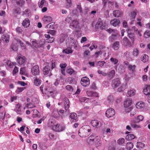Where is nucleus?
<instances>
[{
  "mask_svg": "<svg viewBox=\"0 0 150 150\" xmlns=\"http://www.w3.org/2000/svg\"><path fill=\"white\" fill-rule=\"evenodd\" d=\"M89 126L86 125L83 126L79 130L78 134L79 136L82 137H85L89 134L91 129Z\"/></svg>",
  "mask_w": 150,
  "mask_h": 150,
  "instance_id": "nucleus-1",
  "label": "nucleus"
},
{
  "mask_svg": "<svg viewBox=\"0 0 150 150\" xmlns=\"http://www.w3.org/2000/svg\"><path fill=\"white\" fill-rule=\"evenodd\" d=\"M135 106L138 110L141 112H145L148 110L147 106L145 103L142 101L138 102Z\"/></svg>",
  "mask_w": 150,
  "mask_h": 150,
  "instance_id": "nucleus-2",
  "label": "nucleus"
},
{
  "mask_svg": "<svg viewBox=\"0 0 150 150\" xmlns=\"http://www.w3.org/2000/svg\"><path fill=\"white\" fill-rule=\"evenodd\" d=\"M64 126L59 124H57L54 126L52 127V129L56 132H60L63 131L65 129Z\"/></svg>",
  "mask_w": 150,
  "mask_h": 150,
  "instance_id": "nucleus-3",
  "label": "nucleus"
},
{
  "mask_svg": "<svg viewBox=\"0 0 150 150\" xmlns=\"http://www.w3.org/2000/svg\"><path fill=\"white\" fill-rule=\"evenodd\" d=\"M17 62L20 65H22L24 63L25 61V57L22 55H18L16 57Z\"/></svg>",
  "mask_w": 150,
  "mask_h": 150,
  "instance_id": "nucleus-4",
  "label": "nucleus"
},
{
  "mask_svg": "<svg viewBox=\"0 0 150 150\" xmlns=\"http://www.w3.org/2000/svg\"><path fill=\"white\" fill-rule=\"evenodd\" d=\"M81 83L83 86L86 87L90 84L89 79L86 77H83L81 79Z\"/></svg>",
  "mask_w": 150,
  "mask_h": 150,
  "instance_id": "nucleus-5",
  "label": "nucleus"
},
{
  "mask_svg": "<svg viewBox=\"0 0 150 150\" xmlns=\"http://www.w3.org/2000/svg\"><path fill=\"white\" fill-rule=\"evenodd\" d=\"M40 73L39 67L38 66L35 65L31 69V73L33 76L38 75Z\"/></svg>",
  "mask_w": 150,
  "mask_h": 150,
  "instance_id": "nucleus-6",
  "label": "nucleus"
},
{
  "mask_svg": "<svg viewBox=\"0 0 150 150\" xmlns=\"http://www.w3.org/2000/svg\"><path fill=\"white\" fill-rule=\"evenodd\" d=\"M43 74L45 75L48 74V76H50L52 75L51 70L49 66H45L43 69Z\"/></svg>",
  "mask_w": 150,
  "mask_h": 150,
  "instance_id": "nucleus-7",
  "label": "nucleus"
},
{
  "mask_svg": "<svg viewBox=\"0 0 150 150\" xmlns=\"http://www.w3.org/2000/svg\"><path fill=\"white\" fill-rule=\"evenodd\" d=\"M120 84V82L119 78H116L113 79L111 82V86L114 88L117 87Z\"/></svg>",
  "mask_w": 150,
  "mask_h": 150,
  "instance_id": "nucleus-8",
  "label": "nucleus"
},
{
  "mask_svg": "<svg viewBox=\"0 0 150 150\" xmlns=\"http://www.w3.org/2000/svg\"><path fill=\"white\" fill-rule=\"evenodd\" d=\"M105 114L108 117H110L115 115V112L113 109L110 108L106 110Z\"/></svg>",
  "mask_w": 150,
  "mask_h": 150,
  "instance_id": "nucleus-9",
  "label": "nucleus"
},
{
  "mask_svg": "<svg viewBox=\"0 0 150 150\" xmlns=\"http://www.w3.org/2000/svg\"><path fill=\"white\" fill-rule=\"evenodd\" d=\"M27 101L28 103L27 104H25V106L27 108H32L35 107V105L34 104L33 99H31L29 98H27Z\"/></svg>",
  "mask_w": 150,
  "mask_h": 150,
  "instance_id": "nucleus-10",
  "label": "nucleus"
},
{
  "mask_svg": "<svg viewBox=\"0 0 150 150\" xmlns=\"http://www.w3.org/2000/svg\"><path fill=\"white\" fill-rule=\"evenodd\" d=\"M70 26L73 29L79 28V21L76 20H73L70 23Z\"/></svg>",
  "mask_w": 150,
  "mask_h": 150,
  "instance_id": "nucleus-11",
  "label": "nucleus"
},
{
  "mask_svg": "<svg viewBox=\"0 0 150 150\" xmlns=\"http://www.w3.org/2000/svg\"><path fill=\"white\" fill-rule=\"evenodd\" d=\"M91 123L93 127L97 128H100L101 125V122L100 121L96 120H92Z\"/></svg>",
  "mask_w": 150,
  "mask_h": 150,
  "instance_id": "nucleus-12",
  "label": "nucleus"
},
{
  "mask_svg": "<svg viewBox=\"0 0 150 150\" xmlns=\"http://www.w3.org/2000/svg\"><path fill=\"white\" fill-rule=\"evenodd\" d=\"M132 103V100L131 98H128L124 102V105L125 108H127L131 106Z\"/></svg>",
  "mask_w": 150,
  "mask_h": 150,
  "instance_id": "nucleus-13",
  "label": "nucleus"
},
{
  "mask_svg": "<svg viewBox=\"0 0 150 150\" xmlns=\"http://www.w3.org/2000/svg\"><path fill=\"white\" fill-rule=\"evenodd\" d=\"M95 27L97 28H101V29H103L104 26L103 25L102 21L101 18H99L98 22L95 25Z\"/></svg>",
  "mask_w": 150,
  "mask_h": 150,
  "instance_id": "nucleus-14",
  "label": "nucleus"
},
{
  "mask_svg": "<svg viewBox=\"0 0 150 150\" xmlns=\"http://www.w3.org/2000/svg\"><path fill=\"white\" fill-rule=\"evenodd\" d=\"M122 41L124 46L130 47L132 46L131 42L129 41L126 37L124 38L123 39Z\"/></svg>",
  "mask_w": 150,
  "mask_h": 150,
  "instance_id": "nucleus-15",
  "label": "nucleus"
},
{
  "mask_svg": "<svg viewBox=\"0 0 150 150\" xmlns=\"http://www.w3.org/2000/svg\"><path fill=\"white\" fill-rule=\"evenodd\" d=\"M144 119V117L142 115H139L135 117L134 120H133V122L134 123H139L140 122L142 121Z\"/></svg>",
  "mask_w": 150,
  "mask_h": 150,
  "instance_id": "nucleus-16",
  "label": "nucleus"
},
{
  "mask_svg": "<svg viewBox=\"0 0 150 150\" xmlns=\"http://www.w3.org/2000/svg\"><path fill=\"white\" fill-rule=\"evenodd\" d=\"M21 105L19 103H18L16 105L14 110L18 114L21 115L22 113V112L21 109Z\"/></svg>",
  "mask_w": 150,
  "mask_h": 150,
  "instance_id": "nucleus-17",
  "label": "nucleus"
},
{
  "mask_svg": "<svg viewBox=\"0 0 150 150\" xmlns=\"http://www.w3.org/2000/svg\"><path fill=\"white\" fill-rule=\"evenodd\" d=\"M127 32L128 33V37L131 40L132 42L133 43L134 42V34L131 32L129 28L127 29Z\"/></svg>",
  "mask_w": 150,
  "mask_h": 150,
  "instance_id": "nucleus-18",
  "label": "nucleus"
},
{
  "mask_svg": "<svg viewBox=\"0 0 150 150\" xmlns=\"http://www.w3.org/2000/svg\"><path fill=\"white\" fill-rule=\"evenodd\" d=\"M120 21L118 19H114L110 21L111 24L113 26L116 27L120 24Z\"/></svg>",
  "mask_w": 150,
  "mask_h": 150,
  "instance_id": "nucleus-19",
  "label": "nucleus"
},
{
  "mask_svg": "<svg viewBox=\"0 0 150 150\" xmlns=\"http://www.w3.org/2000/svg\"><path fill=\"white\" fill-rule=\"evenodd\" d=\"M70 117L71 121L74 122L76 121L77 118L76 114L74 112L71 113L70 115Z\"/></svg>",
  "mask_w": 150,
  "mask_h": 150,
  "instance_id": "nucleus-20",
  "label": "nucleus"
},
{
  "mask_svg": "<svg viewBox=\"0 0 150 150\" xmlns=\"http://www.w3.org/2000/svg\"><path fill=\"white\" fill-rule=\"evenodd\" d=\"M64 108L66 111H69V100L67 98H66L64 99Z\"/></svg>",
  "mask_w": 150,
  "mask_h": 150,
  "instance_id": "nucleus-21",
  "label": "nucleus"
},
{
  "mask_svg": "<svg viewBox=\"0 0 150 150\" xmlns=\"http://www.w3.org/2000/svg\"><path fill=\"white\" fill-rule=\"evenodd\" d=\"M73 12L76 14L79 13H80L81 14L83 12L81 6L80 5H78L77 6V9L76 10H74Z\"/></svg>",
  "mask_w": 150,
  "mask_h": 150,
  "instance_id": "nucleus-22",
  "label": "nucleus"
},
{
  "mask_svg": "<svg viewBox=\"0 0 150 150\" xmlns=\"http://www.w3.org/2000/svg\"><path fill=\"white\" fill-rule=\"evenodd\" d=\"M113 15L116 17H119L122 16V12L119 10H114L113 13Z\"/></svg>",
  "mask_w": 150,
  "mask_h": 150,
  "instance_id": "nucleus-23",
  "label": "nucleus"
},
{
  "mask_svg": "<svg viewBox=\"0 0 150 150\" xmlns=\"http://www.w3.org/2000/svg\"><path fill=\"white\" fill-rule=\"evenodd\" d=\"M30 25V21L28 18H25L22 23L23 26L25 28H27Z\"/></svg>",
  "mask_w": 150,
  "mask_h": 150,
  "instance_id": "nucleus-24",
  "label": "nucleus"
},
{
  "mask_svg": "<svg viewBox=\"0 0 150 150\" xmlns=\"http://www.w3.org/2000/svg\"><path fill=\"white\" fill-rule=\"evenodd\" d=\"M42 20L45 23H48L52 21V18L49 16H45L42 18Z\"/></svg>",
  "mask_w": 150,
  "mask_h": 150,
  "instance_id": "nucleus-25",
  "label": "nucleus"
},
{
  "mask_svg": "<svg viewBox=\"0 0 150 150\" xmlns=\"http://www.w3.org/2000/svg\"><path fill=\"white\" fill-rule=\"evenodd\" d=\"M15 42H17V44L20 45L22 49H25V46L23 42L19 39H15Z\"/></svg>",
  "mask_w": 150,
  "mask_h": 150,
  "instance_id": "nucleus-26",
  "label": "nucleus"
},
{
  "mask_svg": "<svg viewBox=\"0 0 150 150\" xmlns=\"http://www.w3.org/2000/svg\"><path fill=\"white\" fill-rule=\"evenodd\" d=\"M9 37L8 34H4L2 36L1 38L4 42L7 43L9 42Z\"/></svg>",
  "mask_w": 150,
  "mask_h": 150,
  "instance_id": "nucleus-27",
  "label": "nucleus"
},
{
  "mask_svg": "<svg viewBox=\"0 0 150 150\" xmlns=\"http://www.w3.org/2000/svg\"><path fill=\"white\" fill-rule=\"evenodd\" d=\"M144 93L146 95L150 94V85H146L144 90Z\"/></svg>",
  "mask_w": 150,
  "mask_h": 150,
  "instance_id": "nucleus-28",
  "label": "nucleus"
},
{
  "mask_svg": "<svg viewBox=\"0 0 150 150\" xmlns=\"http://www.w3.org/2000/svg\"><path fill=\"white\" fill-rule=\"evenodd\" d=\"M136 94V91L134 89L130 90L127 91V96L128 97H131L134 96Z\"/></svg>",
  "mask_w": 150,
  "mask_h": 150,
  "instance_id": "nucleus-29",
  "label": "nucleus"
},
{
  "mask_svg": "<svg viewBox=\"0 0 150 150\" xmlns=\"http://www.w3.org/2000/svg\"><path fill=\"white\" fill-rule=\"evenodd\" d=\"M149 56L146 54L142 55L141 57L142 61L144 63L148 61Z\"/></svg>",
  "mask_w": 150,
  "mask_h": 150,
  "instance_id": "nucleus-30",
  "label": "nucleus"
},
{
  "mask_svg": "<svg viewBox=\"0 0 150 150\" xmlns=\"http://www.w3.org/2000/svg\"><path fill=\"white\" fill-rule=\"evenodd\" d=\"M133 121L130 122V124L132 127L135 129L141 128V126L139 124H136V123H133Z\"/></svg>",
  "mask_w": 150,
  "mask_h": 150,
  "instance_id": "nucleus-31",
  "label": "nucleus"
},
{
  "mask_svg": "<svg viewBox=\"0 0 150 150\" xmlns=\"http://www.w3.org/2000/svg\"><path fill=\"white\" fill-rule=\"evenodd\" d=\"M114 98L112 96H109L107 98V102L108 104L111 105L113 103L114 101Z\"/></svg>",
  "mask_w": 150,
  "mask_h": 150,
  "instance_id": "nucleus-32",
  "label": "nucleus"
},
{
  "mask_svg": "<svg viewBox=\"0 0 150 150\" xmlns=\"http://www.w3.org/2000/svg\"><path fill=\"white\" fill-rule=\"evenodd\" d=\"M67 65L65 63H61L60 64V67L61 69V73L64 75L65 74V68L67 66Z\"/></svg>",
  "mask_w": 150,
  "mask_h": 150,
  "instance_id": "nucleus-33",
  "label": "nucleus"
},
{
  "mask_svg": "<svg viewBox=\"0 0 150 150\" xmlns=\"http://www.w3.org/2000/svg\"><path fill=\"white\" fill-rule=\"evenodd\" d=\"M67 35L66 33L62 34L60 35L59 41L61 42H63L67 37Z\"/></svg>",
  "mask_w": 150,
  "mask_h": 150,
  "instance_id": "nucleus-34",
  "label": "nucleus"
},
{
  "mask_svg": "<svg viewBox=\"0 0 150 150\" xmlns=\"http://www.w3.org/2000/svg\"><path fill=\"white\" fill-rule=\"evenodd\" d=\"M23 15L25 17H28L30 16L31 13L30 11L28 9H26L23 12Z\"/></svg>",
  "mask_w": 150,
  "mask_h": 150,
  "instance_id": "nucleus-35",
  "label": "nucleus"
},
{
  "mask_svg": "<svg viewBox=\"0 0 150 150\" xmlns=\"http://www.w3.org/2000/svg\"><path fill=\"white\" fill-rule=\"evenodd\" d=\"M135 138V136L133 134H128L126 137L125 139L127 140H131Z\"/></svg>",
  "mask_w": 150,
  "mask_h": 150,
  "instance_id": "nucleus-36",
  "label": "nucleus"
},
{
  "mask_svg": "<svg viewBox=\"0 0 150 150\" xmlns=\"http://www.w3.org/2000/svg\"><path fill=\"white\" fill-rule=\"evenodd\" d=\"M120 47V45L119 42H114L112 45V48L115 50H117Z\"/></svg>",
  "mask_w": 150,
  "mask_h": 150,
  "instance_id": "nucleus-37",
  "label": "nucleus"
},
{
  "mask_svg": "<svg viewBox=\"0 0 150 150\" xmlns=\"http://www.w3.org/2000/svg\"><path fill=\"white\" fill-rule=\"evenodd\" d=\"M95 144L96 147H98L100 144V142L99 137L96 136V137L95 138Z\"/></svg>",
  "mask_w": 150,
  "mask_h": 150,
  "instance_id": "nucleus-38",
  "label": "nucleus"
},
{
  "mask_svg": "<svg viewBox=\"0 0 150 150\" xmlns=\"http://www.w3.org/2000/svg\"><path fill=\"white\" fill-rule=\"evenodd\" d=\"M115 74V71L114 70H112L110 71L108 74V76L110 79H112Z\"/></svg>",
  "mask_w": 150,
  "mask_h": 150,
  "instance_id": "nucleus-39",
  "label": "nucleus"
},
{
  "mask_svg": "<svg viewBox=\"0 0 150 150\" xmlns=\"http://www.w3.org/2000/svg\"><path fill=\"white\" fill-rule=\"evenodd\" d=\"M34 83L35 85L36 86H40L41 83L40 80L36 78L34 80Z\"/></svg>",
  "mask_w": 150,
  "mask_h": 150,
  "instance_id": "nucleus-40",
  "label": "nucleus"
},
{
  "mask_svg": "<svg viewBox=\"0 0 150 150\" xmlns=\"http://www.w3.org/2000/svg\"><path fill=\"white\" fill-rule=\"evenodd\" d=\"M110 61L114 65H117L118 64V60L117 59L111 57L110 59Z\"/></svg>",
  "mask_w": 150,
  "mask_h": 150,
  "instance_id": "nucleus-41",
  "label": "nucleus"
},
{
  "mask_svg": "<svg viewBox=\"0 0 150 150\" xmlns=\"http://www.w3.org/2000/svg\"><path fill=\"white\" fill-rule=\"evenodd\" d=\"M6 64L10 68H12L13 66L16 64L15 62H11L9 60L6 61Z\"/></svg>",
  "mask_w": 150,
  "mask_h": 150,
  "instance_id": "nucleus-42",
  "label": "nucleus"
},
{
  "mask_svg": "<svg viewBox=\"0 0 150 150\" xmlns=\"http://www.w3.org/2000/svg\"><path fill=\"white\" fill-rule=\"evenodd\" d=\"M141 18L140 17H138L137 18L136 21V24L138 25L140 27L142 26V24L141 22Z\"/></svg>",
  "mask_w": 150,
  "mask_h": 150,
  "instance_id": "nucleus-43",
  "label": "nucleus"
},
{
  "mask_svg": "<svg viewBox=\"0 0 150 150\" xmlns=\"http://www.w3.org/2000/svg\"><path fill=\"white\" fill-rule=\"evenodd\" d=\"M70 45H71V47H73L74 48H76L77 47L78 42L76 41L72 40V41L71 42Z\"/></svg>",
  "mask_w": 150,
  "mask_h": 150,
  "instance_id": "nucleus-44",
  "label": "nucleus"
},
{
  "mask_svg": "<svg viewBox=\"0 0 150 150\" xmlns=\"http://www.w3.org/2000/svg\"><path fill=\"white\" fill-rule=\"evenodd\" d=\"M96 137H95L93 135L90 136L88 138L89 142L91 144H93V142L95 141V138Z\"/></svg>",
  "mask_w": 150,
  "mask_h": 150,
  "instance_id": "nucleus-45",
  "label": "nucleus"
},
{
  "mask_svg": "<svg viewBox=\"0 0 150 150\" xmlns=\"http://www.w3.org/2000/svg\"><path fill=\"white\" fill-rule=\"evenodd\" d=\"M133 144L132 143L129 142L127 143L126 145V148L127 149L129 150L131 149L133 147Z\"/></svg>",
  "mask_w": 150,
  "mask_h": 150,
  "instance_id": "nucleus-46",
  "label": "nucleus"
},
{
  "mask_svg": "<svg viewBox=\"0 0 150 150\" xmlns=\"http://www.w3.org/2000/svg\"><path fill=\"white\" fill-rule=\"evenodd\" d=\"M144 146V144L143 143L140 142H138L137 143V147L139 149H141Z\"/></svg>",
  "mask_w": 150,
  "mask_h": 150,
  "instance_id": "nucleus-47",
  "label": "nucleus"
},
{
  "mask_svg": "<svg viewBox=\"0 0 150 150\" xmlns=\"http://www.w3.org/2000/svg\"><path fill=\"white\" fill-rule=\"evenodd\" d=\"M73 51L71 50V48H68L65 50H63V52L65 53L66 54H69L71 53Z\"/></svg>",
  "mask_w": 150,
  "mask_h": 150,
  "instance_id": "nucleus-48",
  "label": "nucleus"
},
{
  "mask_svg": "<svg viewBox=\"0 0 150 150\" xmlns=\"http://www.w3.org/2000/svg\"><path fill=\"white\" fill-rule=\"evenodd\" d=\"M126 84H122L119 88L117 90L119 92H122L124 91L126 88Z\"/></svg>",
  "mask_w": 150,
  "mask_h": 150,
  "instance_id": "nucleus-49",
  "label": "nucleus"
},
{
  "mask_svg": "<svg viewBox=\"0 0 150 150\" xmlns=\"http://www.w3.org/2000/svg\"><path fill=\"white\" fill-rule=\"evenodd\" d=\"M136 15V12L134 11H133L129 13V16L130 18H135Z\"/></svg>",
  "mask_w": 150,
  "mask_h": 150,
  "instance_id": "nucleus-50",
  "label": "nucleus"
},
{
  "mask_svg": "<svg viewBox=\"0 0 150 150\" xmlns=\"http://www.w3.org/2000/svg\"><path fill=\"white\" fill-rule=\"evenodd\" d=\"M125 139L123 138H120L117 140V143L119 145H122L125 142Z\"/></svg>",
  "mask_w": 150,
  "mask_h": 150,
  "instance_id": "nucleus-51",
  "label": "nucleus"
},
{
  "mask_svg": "<svg viewBox=\"0 0 150 150\" xmlns=\"http://www.w3.org/2000/svg\"><path fill=\"white\" fill-rule=\"evenodd\" d=\"M67 71L68 73L71 75L74 72V70L69 67H67Z\"/></svg>",
  "mask_w": 150,
  "mask_h": 150,
  "instance_id": "nucleus-52",
  "label": "nucleus"
},
{
  "mask_svg": "<svg viewBox=\"0 0 150 150\" xmlns=\"http://www.w3.org/2000/svg\"><path fill=\"white\" fill-rule=\"evenodd\" d=\"M150 36V31L149 30H146L144 33V37L145 38H148Z\"/></svg>",
  "mask_w": 150,
  "mask_h": 150,
  "instance_id": "nucleus-53",
  "label": "nucleus"
},
{
  "mask_svg": "<svg viewBox=\"0 0 150 150\" xmlns=\"http://www.w3.org/2000/svg\"><path fill=\"white\" fill-rule=\"evenodd\" d=\"M139 53V51L137 49H135L134 50L132 53V54L134 57H137Z\"/></svg>",
  "mask_w": 150,
  "mask_h": 150,
  "instance_id": "nucleus-54",
  "label": "nucleus"
},
{
  "mask_svg": "<svg viewBox=\"0 0 150 150\" xmlns=\"http://www.w3.org/2000/svg\"><path fill=\"white\" fill-rule=\"evenodd\" d=\"M66 89L70 92H72L73 91V88L70 85H68L65 87Z\"/></svg>",
  "mask_w": 150,
  "mask_h": 150,
  "instance_id": "nucleus-55",
  "label": "nucleus"
},
{
  "mask_svg": "<svg viewBox=\"0 0 150 150\" xmlns=\"http://www.w3.org/2000/svg\"><path fill=\"white\" fill-rule=\"evenodd\" d=\"M52 115L55 117H57L59 116V113L57 110H54L52 113Z\"/></svg>",
  "mask_w": 150,
  "mask_h": 150,
  "instance_id": "nucleus-56",
  "label": "nucleus"
},
{
  "mask_svg": "<svg viewBox=\"0 0 150 150\" xmlns=\"http://www.w3.org/2000/svg\"><path fill=\"white\" fill-rule=\"evenodd\" d=\"M103 4H104V5H105L106 3H107L110 5H112L114 3L113 2L109 1V0H102Z\"/></svg>",
  "mask_w": 150,
  "mask_h": 150,
  "instance_id": "nucleus-57",
  "label": "nucleus"
},
{
  "mask_svg": "<svg viewBox=\"0 0 150 150\" xmlns=\"http://www.w3.org/2000/svg\"><path fill=\"white\" fill-rule=\"evenodd\" d=\"M45 42L44 40L38 41V44L39 45H40L39 47H41L45 45Z\"/></svg>",
  "mask_w": 150,
  "mask_h": 150,
  "instance_id": "nucleus-58",
  "label": "nucleus"
},
{
  "mask_svg": "<svg viewBox=\"0 0 150 150\" xmlns=\"http://www.w3.org/2000/svg\"><path fill=\"white\" fill-rule=\"evenodd\" d=\"M32 45L33 46L35 47H39L40 45L38 44V41L36 40H33L32 41Z\"/></svg>",
  "mask_w": 150,
  "mask_h": 150,
  "instance_id": "nucleus-59",
  "label": "nucleus"
},
{
  "mask_svg": "<svg viewBox=\"0 0 150 150\" xmlns=\"http://www.w3.org/2000/svg\"><path fill=\"white\" fill-rule=\"evenodd\" d=\"M136 67L135 65H132L131 64H129L128 65V68L130 71H134V70Z\"/></svg>",
  "mask_w": 150,
  "mask_h": 150,
  "instance_id": "nucleus-60",
  "label": "nucleus"
},
{
  "mask_svg": "<svg viewBox=\"0 0 150 150\" xmlns=\"http://www.w3.org/2000/svg\"><path fill=\"white\" fill-rule=\"evenodd\" d=\"M16 44H17V43ZM18 45L17 44H13L11 47V48L13 50L16 51L17 50Z\"/></svg>",
  "mask_w": 150,
  "mask_h": 150,
  "instance_id": "nucleus-61",
  "label": "nucleus"
},
{
  "mask_svg": "<svg viewBox=\"0 0 150 150\" xmlns=\"http://www.w3.org/2000/svg\"><path fill=\"white\" fill-rule=\"evenodd\" d=\"M97 48V46L96 44L94 42H93L91 44V45L89 47L91 50H92L93 49H96Z\"/></svg>",
  "mask_w": 150,
  "mask_h": 150,
  "instance_id": "nucleus-62",
  "label": "nucleus"
},
{
  "mask_svg": "<svg viewBox=\"0 0 150 150\" xmlns=\"http://www.w3.org/2000/svg\"><path fill=\"white\" fill-rule=\"evenodd\" d=\"M97 72L99 74H101L103 76H105L107 75V73L104 72L103 71H101L100 70H98Z\"/></svg>",
  "mask_w": 150,
  "mask_h": 150,
  "instance_id": "nucleus-63",
  "label": "nucleus"
},
{
  "mask_svg": "<svg viewBox=\"0 0 150 150\" xmlns=\"http://www.w3.org/2000/svg\"><path fill=\"white\" fill-rule=\"evenodd\" d=\"M20 73L21 74H25V67H22L21 69Z\"/></svg>",
  "mask_w": 150,
  "mask_h": 150,
  "instance_id": "nucleus-64",
  "label": "nucleus"
}]
</instances>
